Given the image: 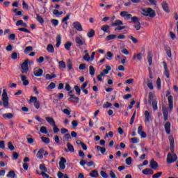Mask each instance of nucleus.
Listing matches in <instances>:
<instances>
[{
	"instance_id": "20e7f679",
	"label": "nucleus",
	"mask_w": 178,
	"mask_h": 178,
	"mask_svg": "<svg viewBox=\"0 0 178 178\" xmlns=\"http://www.w3.org/2000/svg\"><path fill=\"white\" fill-rule=\"evenodd\" d=\"M21 72L23 74H27L29 73V59H26L21 65Z\"/></svg>"
},
{
	"instance_id": "dca6fc26",
	"label": "nucleus",
	"mask_w": 178,
	"mask_h": 178,
	"mask_svg": "<svg viewBox=\"0 0 178 178\" xmlns=\"http://www.w3.org/2000/svg\"><path fill=\"white\" fill-rule=\"evenodd\" d=\"M161 6L164 12H166V13H169L170 12V10H169V6L168 5V3H166V1H163L161 3Z\"/></svg>"
},
{
	"instance_id": "13d9d810",
	"label": "nucleus",
	"mask_w": 178,
	"mask_h": 178,
	"mask_svg": "<svg viewBox=\"0 0 178 178\" xmlns=\"http://www.w3.org/2000/svg\"><path fill=\"white\" fill-rule=\"evenodd\" d=\"M31 51H33V47L29 46L26 47L24 51V54H27V52H31Z\"/></svg>"
},
{
	"instance_id": "a19ab883",
	"label": "nucleus",
	"mask_w": 178,
	"mask_h": 178,
	"mask_svg": "<svg viewBox=\"0 0 178 178\" xmlns=\"http://www.w3.org/2000/svg\"><path fill=\"white\" fill-rule=\"evenodd\" d=\"M131 20L132 22V23H140V18H138V17H132L131 18Z\"/></svg>"
},
{
	"instance_id": "2f4dec72",
	"label": "nucleus",
	"mask_w": 178,
	"mask_h": 178,
	"mask_svg": "<svg viewBox=\"0 0 178 178\" xmlns=\"http://www.w3.org/2000/svg\"><path fill=\"white\" fill-rule=\"evenodd\" d=\"M87 35L89 38H92V37L95 35V31L91 29L90 31L87 33Z\"/></svg>"
},
{
	"instance_id": "9b49d317",
	"label": "nucleus",
	"mask_w": 178,
	"mask_h": 178,
	"mask_svg": "<svg viewBox=\"0 0 178 178\" xmlns=\"http://www.w3.org/2000/svg\"><path fill=\"white\" fill-rule=\"evenodd\" d=\"M65 163H66V159H65L64 157H61L59 162V167L61 170H65V169H66V165H65Z\"/></svg>"
},
{
	"instance_id": "412c9836",
	"label": "nucleus",
	"mask_w": 178,
	"mask_h": 178,
	"mask_svg": "<svg viewBox=\"0 0 178 178\" xmlns=\"http://www.w3.org/2000/svg\"><path fill=\"white\" fill-rule=\"evenodd\" d=\"M158 166H159L158 163H156V161H155L154 159L150 161V168H152V169L155 170V169H157Z\"/></svg>"
},
{
	"instance_id": "774afa93",
	"label": "nucleus",
	"mask_w": 178,
	"mask_h": 178,
	"mask_svg": "<svg viewBox=\"0 0 178 178\" xmlns=\"http://www.w3.org/2000/svg\"><path fill=\"white\" fill-rule=\"evenodd\" d=\"M109 175H110V177L116 178V174H115L113 170H111Z\"/></svg>"
},
{
	"instance_id": "6e6552de",
	"label": "nucleus",
	"mask_w": 178,
	"mask_h": 178,
	"mask_svg": "<svg viewBox=\"0 0 178 178\" xmlns=\"http://www.w3.org/2000/svg\"><path fill=\"white\" fill-rule=\"evenodd\" d=\"M163 65L164 67V74L166 76L167 79L170 77V73L169 72V69L168 68V64H166V61H163Z\"/></svg>"
},
{
	"instance_id": "473e14b6",
	"label": "nucleus",
	"mask_w": 178,
	"mask_h": 178,
	"mask_svg": "<svg viewBox=\"0 0 178 178\" xmlns=\"http://www.w3.org/2000/svg\"><path fill=\"white\" fill-rule=\"evenodd\" d=\"M7 177H11V178L16 177V174L15 173V171L13 170L9 171L8 174L7 175Z\"/></svg>"
},
{
	"instance_id": "3c124183",
	"label": "nucleus",
	"mask_w": 178,
	"mask_h": 178,
	"mask_svg": "<svg viewBox=\"0 0 178 178\" xmlns=\"http://www.w3.org/2000/svg\"><path fill=\"white\" fill-rule=\"evenodd\" d=\"M3 118H7V119H12L13 114L8 113L3 115Z\"/></svg>"
},
{
	"instance_id": "4c0bfd02",
	"label": "nucleus",
	"mask_w": 178,
	"mask_h": 178,
	"mask_svg": "<svg viewBox=\"0 0 178 178\" xmlns=\"http://www.w3.org/2000/svg\"><path fill=\"white\" fill-rule=\"evenodd\" d=\"M60 69H66V64L65 63V61L61 60L58 63Z\"/></svg>"
},
{
	"instance_id": "f704fd0d",
	"label": "nucleus",
	"mask_w": 178,
	"mask_h": 178,
	"mask_svg": "<svg viewBox=\"0 0 178 178\" xmlns=\"http://www.w3.org/2000/svg\"><path fill=\"white\" fill-rule=\"evenodd\" d=\"M64 47L67 51H70V47H72V42H67L65 44Z\"/></svg>"
},
{
	"instance_id": "680f3d73",
	"label": "nucleus",
	"mask_w": 178,
	"mask_h": 178,
	"mask_svg": "<svg viewBox=\"0 0 178 178\" xmlns=\"http://www.w3.org/2000/svg\"><path fill=\"white\" fill-rule=\"evenodd\" d=\"M162 176V172H159L152 176V178H159Z\"/></svg>"
},
{
	"instance_id": "69168bd1",
	"label": "nucleus",
	"mask_w": 178,
	"mask_h": 178,
	"mask_svg": "<svg viewBox=\"0 0 178 178\" xmlns=\"http://www.w3.org/2000/svg\"><path fill=\"white\" fill-rule=\"evenodd\" d=\"M131 143H132V144H137V143H138V139L137 138H131Z\"/></svg>"
},
{
	"instance_id": "bf43d9fd",
	"label": "nucleus",
	"mask_w": 178,
	"mask_h": 178,
	"mask_svg": "<svg viewBox=\"0 0 178 178\" xmlns=\"http://www.w3.org/2000/svg\"><path fill=\"white\" fill-rule=\"evenodd\" d=\"M128 38L131 40V41L134 42V44H137V42H138V40L134 38V36H128Z\"/></svg>"
},
{
	"instance_id": "de8ad7c7",
	"label": "nucleus",
	"mask_w": 178,
	"mask_h": 178,
	"mask_svg": "<svg viewBox=\"0 0 178 178\" xmlns=\"http://www.w3.org/2000/svg\"><path fill=\"white\" fill-rule=\"evenodd\" d=\"M83 60H86V62H89L90 60V54L88 53H86L83 57Z\"/></svg>"
},
{
	"instance_id": "79ce46f5",
	"label": "nucleus",
	"mask_w": 178,
	"mask_h": 178,
	"mask_svg": "<svg viewBox=\"0 0 178 178\" xmlns=\"http://www.w3.org/2000/svg\"><path fill=\"white\" fill-rule=\"evenodd\" d=\"M89 73L91 76H94V74H95V68H94L92 66H90Z\"/></svg>"
},
{
	"instance_id": "5fc2aeb1",
	"label": "nucleus",
	"mask_w": 178,
	"mask_h": 178,
	"mask_svg": "<svg viewBox=\"0 0 178 178\" xmlns=\"http://www.w3.org/2000/svg\"><path fill=\"white\" fill-rule=\"evenodd\" d=\"M74 90H75L77 95H80V94L81 92V90L80 89V87H79V86H74Z\"/></svg>"
},
{
	"instance_id": "338daca9",
	"label": "nucleus",
	"mask_w": 178,
	"mask_h": 178,
	"mask_svg": "<svg viewBox=\"0 0 178 178\" xmlns=\"http://www.w3.org/2000/svg\"><path fill=\"white\" fill-rule=\"evenodd\" d=\"M100 175L103 178H108V174L104 171H101Z\"/></svg>"
},
{
	"instance_id": "f3484780",
	"label": "nucleus",
	"mask_w": 178,
	"mask_h": 178,
	"mask_svg": "<svg viewBox=\"0 0 178 178\" xmlns=\"http://www.w3.org/2000/svg\"><path fill=\"white\" fill-rule=\"evenodd\" d=\"M21 80L23 82V86H29V81L27 80V76L23 74H20Z\"/></svg>"
},
{
	"instance_id": "c85d7f7f",
	"label": "nucleus",
	"mask_w": 178,
	"mask_h": 178,
	"mask_svg": "<svg viewBox=\"0 0 178 178\" xmlns=\"http://www.w3.org/2000/svg\"><path fill=\"white\" fill-rule=\"evenodd\" d=\"M152 106L154 111H158V101H156V99H154L152 102Z\"/></svg>"
},
{
	"instance_id": "c03bdc74",
	"label": "nucleus",
	"mask_w": 178,
	"mask_h": 178,
	"mask_svg": "<svg viewBox=\"0 0 178 178\" xmlns=\"http://www.w3.org/2000/svg\"><path fill=\"white\" fill-rule=\"evenodd\" d=\"M8 148L10 149V151H15V146H13L12 142H8Z\"/></svg>"
},
{
	"instance_id": "f8f14e48",
	"label": "nucleus",
	"mask_w": 178,
	"mask_h": 178,
	"mask_svg": "<svg viewBox=\"0 0 178 178\" xmlns=\"http://www.w3.org/2000/svg\"><path fill=\"white\" fill-rule=\"evenodd\" d=\"M162 110H163V115L164 120H165V122H166L168 120V118L169 116V111H168V108L165 106H163L162 107Z\"/></svg>"
},
{
	"instance_id": "9d476101",
	"label": "nucleus",
	"mask_w": 178,
	"mask_h": 178,
	"mask_svg": "<svg viewBox=\"0 0 178 178\" xmlns=\"http://www.w3.org/2000/svg\"><path fill=\"white\" fill-rule=\"evenodd\" d=\"M120 16L122 17H125V20H130V19H131V17H133V15H131V14H129V13L127 11L121 12Z\"/></svg>"
},
{
	"instance_id": "cd10ccee",
	"label": "nucleus",
	"mask_w": 178,
	"mask_h": 178,
	"mask_svg": "<svg viewBox=\"0 0 178 178\" xmlns=\"http://www.w3.org/2000/svg\"><path fill=\"white\" fill-rule=\"evenodd\" d=\"M46 120L47 122H48V123L49 124H51V126H54L56 124L55 123V120H54V118H50V117H46Z\"/></svg>"
},
{
	"instance_id": "393cba45",
	"label": "nucleus",
	"mask_w": 178,
	"mask_h": 178,
	"mask_svg": "<svg viewBox=\"0 0 178 178\" xmlns=\"http://www.w3.org/2000/svg\"><path fill=\"white\" fill-rule=\"evenodd\" d=\"M47 51L49 52V54H54L55 52V49L54 48V45L51 44H49L47 47Z\"/></svg>"
},
{
	"instance_id": "a18cd8bd",
	"label": "nucleus",
	"mask_w": 178,
	"mask_h": 178,
	"mask_svg": "<svg viewBox=\"0 0 178 178\" xmlns=\"http://www.w3.org/2000/svg\"><path fill=\"white\" fill-rule=\"evenodd\" d=\"M36 19L39 22V23H44V18H42V17H41V15L37 14L36 15Z\"/></svg>"
},
{
	"instance_id": "4d7b16f0",
	"label": "nucleus",
	"mask_w": 178,
	"mask_h": 178,
	"mask_svg": "<svg viewBox=\"0 0 178 178\" xmlns=\"http://www.w3.org/2000/svg\"><path fill=\"white\" fill-rule=\"evenodd\" d=\"M70 18V13L67 14L63 19H62V23H66L67 20Z\"/></svg>"
},
{
	"instance_id": "e433bc0d",
	"label": "nucleus",
	"mask_w": 178,
	"mask_h": 178,
	"mask_svg": "<svg viewBox=\"0 0 178 178\" xmlns=\"http://www.w3.org/2000/svg\"><path fill=\"white\" fill-rule=\"evenodd\" d=\"M116 35H108V36H106V41H111V40H115V38H116Z\"/></svg>"
},
{
	"instance_id": "6e6d98bb",
	"label": "nucleus",
	"mask_w": 178,
	"mask_h": 178,
	"mask_svg": "<svg viewBox=\"0 0 178 178\" xmlns=\"http://www.w3.org/2000/svg\"><path fill=\"white\" fill-rule=\"evenodd\" d=\"M53 131L55 134H56V133H59L60 129L59 128H58V127H56V124H54V125H53Z\"/></svg>"
},
{
	"instance_id": "e2e57ef3",
	"label": "nucleus",
	"mask_w": 178,
	"mask_h": 178,
	"mask_svg": "<svg viewBox=\"0 0 178 178\" xmlns=\"http://www.w3.org/2000/svg\"><path fill=\"white\" fill-rule=\"evenodd\" d=\"M156 84L158 90H161V78L157 79Z\"/></svg>"
},
{
	"instance_id": "7c9ffc66",
	"label": "nucleus",
	"mask_w": 178,
	"mask_h": 178,
	"mask_svg": "<svg viewBox=\"0 0 178 178\" xmlns=\"http://www.w3.org/2000/svg\"><path fill=\"white\" fill-rule=\"evenodd\" d=\"M96 148L97 151H100L102 155H104L105 152H106V149L105 147H102L101 146H96Z\"/></svg>"
},
{
	"instance_id": "58836bf2",
	"label": "nucleus",
	"mask_w": 178,
	"mask_h": 178,
	"mask_svg": "<svg viewBox=\"0 0 178 178\" xmlns=\"http://www.w3.org/2000/svg\"><path fill=\"white\" fill-rule=\"evenodd\" d=\"M46 80H52V79H55L56 77V74L50 75L49 74H47L46 76Z\"/></svg>"
},
{
	"instance_id": "052dcab7",
	"label": "nucleus",
	"mask_w": 178,
	"mask_h": 178,
	"mask_svg": "<svg viewBox=\"0 0 178 178\" xmlns=\"http://www.w3.org/2000/svg\"><path fill=\"white\" fill-rule=\"evenodd\" d=\"M51 23H52L54 26H56L59 24V21H58V19H53L51 20Z\"/></svg>"
},
{
	"instance_id": "aec40b11",
	"label": "nucleus",
	"mask_w": 178,
	"mask_h": 178,
	"mask_svg": "<svg viewBox=\"0 0 178 178\" xmlns=\"http://www.w3.org/2000/svg\"><path fill=\"white\" fill-rule=\"evenodd\" d=\"M164 128L165 130V133H167V134H170V122H167L165 125H164Z\"/></svg>"
},
{
	"instance_id": "4468645a",
	"label": "nucleus",
	"mask_w": 178,
	"mask_h": 178,
	"mask_svg": "<svg viewBox=\"0 0 178 178\" xmlns=\"http://www.w3.org/2000/svg\"><path fill=\"white\" fill-rule=\"evenodd\" d=\"M67 149H65V152H74V147L72 145L71 143H67Z\"/></svg>"
},
{
	"instance_id": "7ed1b4c3",
	"label": "nucleus",
	"mask_w": 178,
	"mask_h": 178,
	"mask_svg": "<svg viewBox=\"0 0 178 178\" xmlns=\"http://www.w3.org/2000/svg\"><path fill=\"white\" fill-rule=\"evenodd\" d=\"M142 15L143 16H149V17L154 18L156 16V13L151 8H142Z\"/></svg>"
},
{
	"instance_id": "37998d69",
	"label": "nucleus",
	"mask_w": 178,
	"mask_h": 178,
	"mask_svg": "<svg viewBox=\"0 0 178 178\" xmlns=\"http://www.w3.org/2000/svg\"><path fill=\"white\" fill-rule=\"evenodd\" d=\"M67 66L69 70H72V69H73V64H72L71 60H67Z\"/></svg>"
},
{
	"instance_id": "423d86ee",
	"label": "nucleus",
	"mask_w": 178,
	"mask_h": 178,
	"mask_svg": "<svg viewBox=\"0 0 178 178\" xmlns=\"http://www.w3.org/2000/svg\"><path fill=\"white\" fill-rule=\"evenodd\" d=\"M43 73H44V71L42 70V69H40L38 67H36L34 69L33 74L36 77H41V76H42Z\"/></svg>"
},
{
	"instance_id": "864d4df0",
	"label": "nucleus",
	"mask_w": 178,
	"mask_h": 178,
	"mask_svg": "<svg viewBox=\"0 0 178 178\" xmlns=\"http://www.w3.org/2000/svg\"><path fill=\"white\" fill-rule=\"evenodd\" d=\"M40 133H42V134H48V131H47V128L45 127H41Z\"/></svg>"
},
{
	"instance_id": "bb28decb",
	"label": "nucleus",
	"mask_w": 178,
	"mask_h": 178,
	"mask_svg": "<svg viewBox=\"0 0 178 178\" xmlns=\"http://www.w3.org/2000/svg\"><path fill=\"white\" fill-rule=\"evenodd\" d=\"M101 30L104 31V33H109V30H111V26L109 25H103L101 27Z\"/></svg>"
},
{
	"instance_id": "c756f323",
	"label": "nucleus",
	"mask_w": 178,
	"mask_h": 178,
	"mask_svg": "<svg viewBox=\"0 0 178 178\" xmlns=\"http://www.w3.org/2000/svg\"><path fill=\"white\" fill-rule=\"evenodd\" d=\"M56 41H57V43L56 45L57 48H59V47H60V44L62 42V38L60 37V35H57Z\"/></svg>"
},
{
	"instance_id": "1a4fd4ad",
	"label": "nucleus",
	"mask_w": 178,
	"mask_h": 178,
	"mask_svg": "<svg viewBox=\"0 0 178 178\" xmlns=\"http://www.w3.org/2000/svg\"><path fill=\"white\" fill-rule=\"evenodd\" d=\"M73 26L74 29L77 31H83V26H81V24L79 22H74Z\"/></svg>"
},
{
	"instance_id": "ea45409f",
	"label": "nucleus",
	"mask_w": 178,
	"mask_h": 178,
	"mask_svg": "<svg viewBox=\"0 0 178 178\" xmlns=\"http://www.w3.org/2000/svg\"><path fill=\"white\" fill-rule=\"evenodd\" d=\"M41 140L45 144H49V143H51V140H49V138H45L44 136H42Z\"/></svg>"
},
{
	"instance_id": "ddd939ff",
	"label": "nucleus",
	"mask_w": 178,
	"mask_h": 178,
	"mask_svg": "<svg viewBox=\"0 0 178 178\" xmlns=\"http://www.w3.org/2000/svg\"><path fill=\"white\" fill-rule=\"evenodd\" d=\"M145 123H149V122H151L152 119H151V113H149V112L148 111H145Z\"/></svg>"
},
{
	"instance_id": "72a5a7b5",
	"label": "nucleus",
	"mask_w": 178,
	"mask_h": 178,
	"mask_svg": "<svg viewBox=\"0 0 178 178\" xmlns=\"http://www.w3.org/2000/svg\"><path fill=\"white\" fill-rule=\"evenodd\" d=\"M26 140L29 144H33V143H34V139L33 138V136H31V135H28L26 136Z\"/></svg>"
},
{
	"instance_id": "603ef678",
	"label": "nucleus",
	"mask_w": 178,
	"mask_h": 178,
	"mask_svg": "<svg viewBox=\"0 0 178 178\" xmlns=\"http://www.w3.org/2000/svg\"><path fill=\"white\" fill-rule=\"evenodd\" d=\"M152 99H154V94L152 92H149V103L150 104L154 101Z\"/></svg>"
},
{
	"instance_id": "49530a36",
	"label": "nucleus",
	"mask_w": 178,
	"mask_h": 178,
	"mask_svg": "<svg viewBox=\"0 0 178 178\" xmlns=\"http://www.w3.org/2000/svg\"><path fill=\"white\" fill-rule=\"evenodd\" d=\"M39 168L40 170H42L44 172L48 171V169H47V167H45V164H40Z\"/></svg>"
},
{
	"instance_id": "6ab92c4d",
	"label": "nucleus",
	"mask_w": 178,
	"mask_h": 178,
	"mask_svg": "<svg viewBox=\"0 0 178 178\" xmlns=\"http://www.w3.org/2000/svg\"><path fill=\"white\" fill-rule=\"evenodd\" d=\"M69 102H79L80 101V99L79 97H74V95H70V97L68 98Z\"/></svg>"
},
{
	"instance_id": "39448f33",
	"label": "nucleus",
	"mask_w": 178,
	"mask_h": 178,
	"mask_svg": "<svg viewBox=\"0 0 178 178\" xmlns=\"http://www.w3.org/2000/svg\"><path fill=\"white\" fill-rule=\"evenodd\" d=\"M30 102H33L36 109H40V102L37 100V97H31Z\"/></svg>"
},
{
	"instance_id": "a211bd4d",
	"label": "nucleus",
	"mask_w": 178,
	"mask_h": 178,
	"mask_svg": "<svg viewBox=\"0 0 178 178\" xmlns=\"http://www.w3.org/2000/svg\"><path fill=\"white\" fill-rule=\"evenodd\" d=\"M152 58H154V54H152V51H148L147 60L149 66L152 65Z\"/></svg>"
},
{
	"instance_id": "0e129e2a",
	"label": "nucleus",
	"mask_w": 178,
	"mask_h": 178,
	"mask_svg": "<svg viewBox=\"0 0 178 178\" xmlns=\"http://www.w3.org/2000/svg\"><path fill=\"white\" fill-rule=\"evenodd\" d=\"M111 106H112V103L108 102L103 105V108H111Z\"/></svg>"
},
{
	"instance_id": "f03ea898",
	"label": "nucleus",
	"mask_w": 178,
	"mask_h": 178,
	"mask_svg": "<svg viewBox=\"0 0 178 178\" xmlns=\"http://www.w3.org/2000/svg\"><path fill=\"white\" fill-rule=\"evenodd\" d=\"M2 101H0V106H2V105H3L5 108H8V106H9V97H8V92H6V89L3 90Z\"/></svg>"
},
{
	"instance_id": "4be33fe9",
	"label": "nucleus",
	"mask_w": 178,
	"mask_h": 178,
	"mask_svg": "<svg viewBox=\"0 0 178 178\" xmlns=\"http://www.w3.org/2000/svg\"><path fill=\"white\" fill-rule=\"evenodd\" d=\"M89 176H90V177H99V174H98V170H93L90 172V173L89 174Z\"/></svg>"
},
{
	"instance_id": "c9c22d12",
	"label": "nucleus",
	"mask_w": 178,
	"mask_h": 178,
	"mask_svg": "<svg viewBox=\"0 0 178 178\" xmlns=\"http://www.w3.org/2000/svg\"><path fill=\"white\" fill-rule=\"evenodd\" d=\"M147 87L150 89V90H154V84L152 83V81L147 79Z\"/></svg>"
},
{
	"instance_id": "f257e3e1",
	"label": "nucleus",
	"mask_w": 178,
	"mask_h": 178,
	"mask_svg": "<svg viewBox=\"0 0 178 178\" xmlns=\"http://www.w3.org/2000/svg\"><path fill=\"white\" fill-rule=\"evenodd\" d=\"M168 138L170 141V149L171 152H168L167 155V163L170 165L171 163H175V162L177 161V155L175 153V138L172 136H170Z\"/></svg>"
},
{
	"instance_id": "5701e85b",
	"label": "nucleus",
	"mask_w": 178,
	"mask_h": 178,
	"mask_svg": "<svg viewBox=\"0 0 178 178\" xmlns=\"http://www.w3.org/2000/svg\"><path fill=\"white\" fill-rule=\"evenodd\" d=\"M36 156L37 158H38V159H42V158H44V149H39L36 154Z\"/></svg>"
},
{
	"instance_id": "8fccbe9b",
	"label": "nucleus",
	"mask_w": 178,
	"mask_h": 178,
	"mask_svg": "<svg viewBox=\"0 0 178 178\" xmlns=\"http://www.w3.org/2000/svg\"><path fill=\"white\" fill-rule=\"evenodd\" d=\"M131 162H133V159H131V157H128L125 160L126 165H131Z\"/></svg>"
},
{
	"instance_id": "b1692460",
	"label": "nucleus",
	"mask_w": 178,
	"mask_h": 178,
	"mask_svg": "<svg viewBox=\"0 0 178 178\" xmlns=\"http://www.w3.org/2000/svg\"><path fill=\"white\" fill-rule=\"evenodd\" d=\"M142 172L143 175H154V170H152L151 168H146Z\"/></svg>"
},
{
	"instance_id": "a878e982",
	"label": "nucleus",
	"mask_w": 178,
	"mask_h": 178,
	"mask_svg": "<svg viewBox=\"0 0 178 178\" xmlns=\"http://www.w3.org/2000/svg\"><path fill=\"white\" fill-rule=\"evenodd\" d=\"M123 25V22L121 21L120 19H117L115 21V22L111 23V26L113 27H115V26H122Z\"/></svg>"
},
{
	"instance_id": "2eb2a0df",
	"label": "nucleus",
	"mask_w": 178,
	"mask_h": 178,
	"mask_svg": "<svg viewBox=\"0 0 178 178\" xmlns=\"http://www.w3.org/2000/svg\"><path fill=\"white\" fill-rule=\"evenodd\" d=\"M168 106L170 108V111H173V96L170 95L168 97Z\"/></svg>"
},
{
	"instance_id": "0eeeda50",
	"label": "nucleus",
	"mask_w": 178,
	"mask_h": 178,
	"mask_svg": "<svg viewBox=\"0 0 178 178\" xmlns=\"http://www.w3.org/2000/svg\"><path fill=\"white\" fill-rule=\"evenodd\" d=\"M75 42L79 46L84 45L86 44V40L83 39V37H76L75 38Z\"/></svg>"
},
{
	"instance_id": "09e8293b",
	"label": "nucleus",
	"mask_w": 178,
	"mask_h": 178,
	"mask_svg": "<svg viewBox=\"0 0 178 178\" xmlns=\"http://www.w3.org/2000/svg\"><path fill=\"white\" fill-rule=\"evenodd\" d=\"M56 87V85L55 83L51 82L48 86H47V90H54Z\"/></svg>"
}]
</instances>
